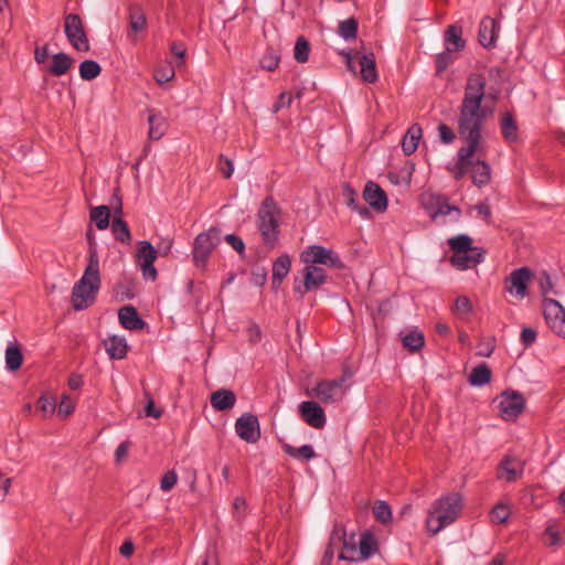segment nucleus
<instances>
[{"label": "nucleus", "instance_id": "obj_46", "mask_svg": "<svg viewBox=\"0 0 565 565\" xmlns=\"http://www.w3.org/2000/svg\"><path fill=\"white\" fill-rule=\"evenodd\" d=\"M280 55L277 51L269 49L260 61V66L266 71H275L278 67Z\"/></svg>", "mask_w": 565, "mask_h": 565}, {"label": "nucleus", "instance_id": "obj_52", "mask_svg": "<svg viewBox=\"0 0 565 565\" xmlns=\"http://www.w3.org/2000/svg\"><path fill=\"white\" fill-rule=\"evenodd\" d=\"M177 481H178V475L175 473V471L169 470L161 478L160 488L162 491H166V492L170 491L177 484Z\"/></svg>", "mask_w": 565, "mask_h": 565}, {"label": "nucleus", "instance_id": "obj_34", "mask_svg": "<svg viewBox=\"0 0 565 565\" xmlns=\"http://www.w3.org/2000/svg\"><path fill=\"white\" fill-rule=\"evenodd\" d=\"M448 245L452 250V255L469 253L472 246V238L466 234H460L448 239Z\"/></svg>", "mask_w": 565, "mask_h": 565}, {"label": "nucleus", "instance_id": "obj_30", "mask_svg": "<svg viewBox=\"0 0 565 565\" xmlns=\"http://www.w3.org/2000/svg\"><path fill=\"white\" fill-rule=\"evenodd\" d=\"M105 348L111 359H124L128 351L127 342L124 338L113 335L105 340Z\"/></svg>", "mask_w": 565, "mask_h": 565}, {"label": "nucleus", "instance_id": "obj_45", "mask_svg": "<svg viewBox=\"0 0 565 565\" xmlns=\"http://www.w3.org/2000/svg\"><path fill=\"white\" fill-rule=\"evenodd\" d=\"M310 52L309 42L303 38L299 36L296 41L294 56L298 63H305L308 61Z\"/></svg>", "mask_w": 565, "mask_h": 565}, {"label": "nucleus", "instance_id": "obj_13", "mask_svg": "<svg viewBox=\"0 0 565 565\" xmlns=\"http://www.w3.org/2000/svg\"><path fill=\"white\" fill-rule=\"evenodd\" d=\"M531 279V270L522 267L513 270L505 279V290L518 299L526 296L527 284Z\"/></svg>", "mask_w": 565, "mask_h": 565}, {"label": "nucleus", "instance_id": "obj_9", "mask_svg": "<svg viewBox=\"0 0 565 565\" xmlns=\"http://www.w3.org/2000/svg\"><path fill=\"white\" fill-rule=\"evenodd\" d=\"M543 315L550 328L565 338V309L554 299H544Z\"/></svg>", "mask_w": 565, "mask_h": 565}, {"label": "nucleus", "instance_id": "obj_18", "mask_svg": "<svg viewBox=\"0 0 565 565\" xmlns=\"http://www.w3.org/2000/svg\"><path fill=\"white\" fill-rule=\"evenodd\" d=\"M499 26L494 19L486 17L479 25L478 39L483 47H490L498 38Z\"/></svg>", "mask_w": 565, "mask_h": 565}, {"label": "nucleus", "instance_id": "obj_35", "mask_svg": "<svg viewBox=\"0 0 565 565\" xmlns=\"http://www.w3.org/2000/svg\"><path fill=\"white\" fill-rule=\"evenodd\" d=\"M147 20L141 8L134 6L129 10V28L131 33H138L146 29Z\"/></svg>", "mask_w": 565, "mask_h": 565}, {"label": "nucleus", "instance_id": "obj_48", "mask_svg": "<svg viewBox=\"0 0 565 565\" xmlns=\"http://www.w3.org/2000/svg\"><path fill=\"white\" fill-rule=\"evenodd\" d=\"M510 516V509L503 504L498 503L490 513L491 521L497 524H502L507 522Z\"/></svg>", "mask_w": 565, "mask_h": 565}, {"label": "nucleus", "instance_id": "obj_10", "mask_svg": "<svg viewBox=\"0 0 565 565\" xmlns=\"http://www.w3.org/2000/svg\"><path fill=\"white\" fill-rule=\"evenodd\" d=\"M235 433L244 441L255 444L260 438V425L256 415L244 413L235 422Z\"/></svg>", "mask_w": 565, "mask_h": 565}, {"label": "nucleus", "instance_id": "obj_55", "mask_svg": "<svg viewBox=\"0 0 565 565\" xmlns=\"http://www.w3.org/2000/svg\"><path fill=\"white\" fill-rule=\"evenodd\" d=\"M451 52L445 50V52L439 53L436 58V68L437 73L444 72L454 61L450 56Z\"/></svg>", "mask_w": 565, "mask_h": 565}, {"label": "nucleus", "instance_id": "obj_40", "mask_svg": "<svg viewBox=\"0 0 565 565\" xmlns=\"http://www.w3.org/2000/svg\"><path fill=\"white\" fill-rule=\"evenodd\" d=\"M110 212L108 206L100 205L92 209L90 218L95 222L98 230H106L109 226Z\"/></svg>", "mask_w": 565, "mask_h": 565}, {"label": "nucleus", "instance_id": "obj_56", "mask_svg": "<svg viewBox=\"0 0 565 565\" xmlns=\"http://www.w3.org/2000/svg\"><path fill=\"white\" fill-rule=\"evenodd\" d=\"M55 412L57 413V417L60 419H66L71 415V402L67 395H63Z\"/></svg>", "mask_w": 565, "mask_h": 565}, {"label": "nucleus", "instance_id": "obj_31", "mask_svg": "<svg viewBox=\"0 0 565 565\" xmlns=\"http://www.w3.org/2000/svg\"><path fill=\"white\" fill-rule=\"evenodd\" d=\"M361 76L366 83H374L377 81V72L375 66V57L373 53L364 54L360 57Z\"/></svg>", "mask_w": 565, "mask_h": 565}, {"label": "nucleus", "instance_id": "obj_60", "mask_svg": "<svg viewBox=\"0 0 565 565\" xmlns=\"http://www.w3.org/2000/svg\"><path fill=\"white\" fill-rule=\"evenodd\" d=\"M220 170L226 179H228L234 171L232 160L225 158L223 154L220 156Z\"/></svg>", "mask_w": 565, "mask_h": 565}, {"label": "nucleus", "instance_id": "obj_41", "mask_svg": "<svg viewBox=\"0 0 565 565\" xmlns=\"http://www.w3.org/2000/svg\"><path fill=\"white\" fill-rule=\"evenodd\" d=\"M78 72L84 81H92L100 74L102 67L97 62L87 60L79 64Z\"/></svg>", "mask_w": 565, "mask_h": 565}, {"label": "nucleus", "instance_id": "obj_58", "mask_svg": "<svg viewBox=\"0 0 565 565\" xmlns=\"http://www.w3.org/2000/svg\"><path fill=\"white\" fill-rule=\"evenodd\" d=\"M291 102H292L291 94L287 93V92H282L279 95L278 100L273 106V113H278L282 107L290 106Z\"/></svg>", "mask_w": 565, "mask_h": 565}, {"label": "nucleus", "instance_id": "obj_36", "mask_svg": "<svg viewBox=\"0 0 565 565\" xmlns=\"http://www.w3.org/2000/svg\"><path fill=\"white\" fill-rule=\"evenodd\" d=\"M402 343L411 352H416L424 347V334L417 329L412 330L402 337Z\"/></svg>", "mask_w": 565, "mask_h": 565}, {"label": "nucleus", "instance_id": "obj_42", "mask_svg": "<svg viewBox=\"0 0 565 565\" xmlns=\"http://www.w3.org/2000/svg\"><path fill=\"white\" fill-rule=\"evenodd\" d=\"M338 33L345 41L355 39L358 33V21L354 18L341 21L339 23Z\"/></svg>", "mask_w": 565, "mask_h": 565}, {"label": "nucleus", "instance_id": "obj_27", "mask_svg": "<svg viewBox=\"0 0 565 565\" xmlns=\"http://www.w3.org/2000/svg\"><path fill=\"white\" fill-rule=\"evenodd\" d=\"M73 47L81 52L89 51V41L78 15L73 14Z\"/></svg>", "mask_w": 565, "mask_h": 565}, {"label": "nucleus", "instance_id": "obj_28", "mask_svg": "<svg viewBox=\"0 0 565 565\" xmlns=\"http://www.w3.org/2000/svg\"><path fill=\"white\" fill-rule=\"evenodd\" d=\"M71 68V58L65 53H57L52 56L51 62L45 67L46 72L53 76H62Z\"/></svg>", "mask_w": 565, "mask_h": 565}, {"label": "nucleus", "instance_id": "obj_3", "mask_svg": "<svg viewBox=\"0 0 565 565\" xmlns=\"http://www.w3.org/2000/svg\"><path fill=\"white\" fill-rule=\"evenodd\" d=\"M461 508V497L458 493H450L439 498L428 511L426 519L427 530L433 535H436L457 520Z\"/></svg>", "mask_w": 565, "mask_h": 565}, {"label": "nucleus", "instance_id": "obj_16", "mask_svg": "<svg viewBox=\"0 0 565 565\" xmlns=\"http://www.w3.org/2000/svg\"><path fill=\"white\" fill-rule=\"evenodd\" d=\"M363 198L367 204L377 212L387 209V196L383 189L374 182H367L363 191Z\"/></svg>", "mask_w": 565, "mask_h": 565}, {"label": "nucleus", "instance_id": "obj_53", "mask_svg": "<svg viewBox=\"0 0 565 565\" xmlns=\"http://www.w3.org/2000/svg\"><path fill=\"white\" fill-rule=\"evenodd\" d=\"M225 242L239 255H243L245 252V244L241 237L235 234H227L224 237Z\"/></svg>", "mask_w": 565, "mask_h": 565}, {"label": "nucleus", "instance_id": "obj_4", "mask_svg": "<svg viewBox=\"0 0 565 565\" xmlns=\"http://www.w3.org/2000/svg\"><path fill=\"white\" fill-rule=\"evenodd\" d=\"M278 216L279 209L271 196L262 202L257 213L258 230L266 245L274 247L278 239Z\"/></svg>", "mask_w": 565, "mask_h": 565}, {"label": "nucleus", "instance_id": "obj_17", "mask_svg": "<svg viewBox=\"0 0 565 565\" xmlns=\"http://www.w3.org/2000/svg\"><path fill=\"white\" fill-rule=\"evenodd\" d=\"M523 472V463L514 457L507 456L499 465L498 478L512 482L516 480Z\"/></svg>", "mask_w": 565, "mask_h": 565}, {"label": "nucleus", "instance_id": "obj_2", "mask_svg": "<svg viewBox=\"0 0 565 565\" xmlns=\"http://www.w3.org/2000/svg\"><path fill=\"white\" fill-rule=\"evenodd\" d=\"M100 288L99 259L95 247L88 250V263L81 279L73 286V310H85L96 300Z\"/></svg>", "mask_w": 565, "mask_h": 565}, {"label": "nucleus", "instance_id": "obj_21", "mask_svg": "<svg viewBox=\"0 0 565 565\" xmlns=\"http://www.w3.org/2000/svg\"><path fill=\"white\" fill-rule=\"evenodd\" d=\"M469 173L471 174L473 184L480 188L489 183L491 168L484 160H475V157H472Z\"/></svg>", "mask_w": 565, "mask_h": 565}, {"label": "nucleus", "instance_id": "obj_33", "mask_svg": "<svg viewBox=\"0 0 565 565\" xmlns=\"http://www.w3.org/2000/svg\"><path fill=\"white\" fill-rule=\"evenodd\" d=\"M359 558L365 561L376 551V541L370 533H363L359 541Z\"/></svg>", "mask_w": 565, "mask_h": 565}, {"label": "nucleus", "instance_id": "obj_1", "mask_svg": "<svg viewBox=\"0 0 565 565\" xmlns=\"http://www.w3.org/2000/svg\"><path fill=\"white\" fill-rule=\"evenodd\" d=\"M487 79L481 73H470L459 105L457 132L463 145L457 151V161L450 171L456 180L469 173L471 158L484 149V124L493 107L482 105L487 96Z\"/></svg>", "mask_w": 565, "mask_h": 565}, {"label": "nucleus", "instance_id": "obj_61", "mask_svg": "<svg viewBox=\"0 0 565 565\" xmlns=\"http://www.w3.org/2000/svg\"><path fill=\"white\" fill-rule=\"evenodd\" d=\"M536 339V332L531 328H524L521 332V341L525 347H530Z\"/></svg>", "mask_w": 565, "mask_h": 565}, {"label": "nucleus", "instance_id": "obj_47", "mask_svg": "<svg viewBox=\"0 0 565 565\" xmlns=\"http://www.w3.org/2000/svg\"><path fill=\"white\" fill-rule=\"evenodd\" d=\"M373 513L381 523H387L392 519V510L385 501H377L373 508Z\"/></svg>", "mask_w": 565, "mask_h": 565}, {"label": "nucleus", "instance_id": "obj_57", "mask_svg": "<svg viewBox=\"0 0 565 565\" xmlns=\"http://www.w3.org/2000/svg\"><path fill=\"white\" fill-rule=\"evenodd\" d=\"M537 280H539L540 290H541L542 295L545 296L552 291L553 284H552L551 277L545 271H542L539 275Z\"/></svg>", "mask_w": 565, "mask_h": 565}, {"label": "nucleus", "instance_id": "obj_8", "mask_svg": "<svg viewBox=\"0 0 565 565\" xmlns=\"http://www.w3.org/2000/svg\"><path fill=\"white\" fill-rule=\"evenodd\" d=\"M498 407L504 420H514L523 412L525 399L519 392L504 391L499 396Z\"/></svg>", "mask_w": 565, "mask_h": 565}, {"label": "nucleus", "instance_id": "obj_11", "mask_svg": "<svg viewBox=\"0 0 565 565\" xmlns=\"http://www.w3.org/2000/svg\"><path fill=\"white\" fill-rule=\"evenodd\" d=\"M302 278V284L295 285L294 287L295 292L299 294L301 297L322 286L327 280V275L324 269L319 266L305 265Z\"/></svg>", "mask_w": 565, "mask_h": 565}, {"label": "nucleus", "instance_id": "obj_59", "mask_svg": "<svg viewBox=\"0 0 565 565\" xmlns=\"http://www.w3.org/2000/svg\"><path fill=\"white\" fill-rule=\"evenodd\" d=\"M545 536L548 537L547 544L551 546L559 544V534L554 523L548 524L544 532Z\"/></svg>", "mask_w": 565, "mask_h": 565}, {"label": "nucleus", "instance_id": "obj_49", "mask_svg": "<svg viewBox=\"0 0 565 565\" xmlns=\"http://www.w3.org/2000/svg\"><path fill=\"white\" fill-rule=\"evenodd\" d=\"M472 310L471 301L466 296H460L455 301L454 311L460 317H467Z\"/></svg>", "mask_w": 565, "mask_h": 565}, {"label": "nucleus", "instance_id": "obj_20", "mask_svg": "<svg viewBox=\"0 0 565 565\" xmlns=\"http://www.w3.org/2000/svg\"><path fill=\"white\" fill-rule=\"evenodd\" d=\"M500 131L507 142L513 143L519 139V126L511 111H503L499 120Z\"/></svg>", "mask_w": 565, "mask_h": 565}, {"label": "nucleus", "instance_id": "obj_23", "mask_svg": "<svg viewBox=\"0 0 565 565\" xmlns=\"http://www.w3.org/2000/svg\"><path fill=\"white\" fill-rule=\"evenodd\" d=\"M118 318L121 326L128 330H140L145 326V321L139 318L136 308L132 306H125L120 308Z\"/></svg>", "mask_w": 565, "mask_h": 565}, {"label": "nucleus", "instance_id": "obj_7", "mask_svg": "<svg viewBox=\"0 0 565 565\" xmlns=\"http://www.w3.org/2000/svg\"><path fill=\"white\" fill-rule=\"evenodd\" d=\"M220 243V231L215 227L200 233L193 243V260L198 267H204L212 250Z\"/></svg>", "mask_w": 565, "mask_h": 565}, {"label": "nucleus", "instance_id": "obj_15", "mask_svg": "<svg viewBox=\"0 0 565 565\" xmlns=\"http://www.w3.org/2000/svg\"><path fill=\"white\" fill-rule=\"evenodd\" d=\"M486 250L482 247H473L469 253L452 255L450 264L459 270H466L476 267L484 259Z\"/></svg>", "mask_w": 565, "mask_h": 565}, {"label": "nucleus", "instance_id": "obj_29", "mask_svg": "<svg viewBox=\"0 0 565 565\" xmlns=\"http://www.w3.org/2000/svg\"><path fill=\"white\" fill-rule=\"evenodd\" d=\"M291 266V259L288 255H281L273 264V286L279 287L284 278L288 275Z\"/></svg>", "mask_w": 565, "mask_h": 565}, {"label": "nucleus", "instance_id": "obj_26", "mask_svg": "<svg viewBox=\"0 0 565 565\" xmlns=\"http://www.w3.org/2000/svg\"><path fill=\"white\" fill-rule=\"evenodd\" d=\"M422 136V127L417 124L412 125L407 129L406 134L402 139V150L405 156H411L416 151Z\"/></svg>", "mask_w": 565, "mask_h": 565}, {"label": "nucleus", "instance_id": "obj_24", "mask_svg": "<svg viewBox=\"0 0 565 565\" xmlns=\"http://www.w3.org/2000/svg\"><path fill=\"white\" fill-rule=\"evenodd\" d=\"M445 49L448 52H459L463 50L466 43L462 39V29L459 25L452 24L445 31Z\"/></svg>", "mask_w": 565, "mask_h": 565}, {"label": "nucleus", "instance_id": "obj_25", "mask_svg": "<svg viewBox=\"0 0 565 565\" xmlns=\"http://www.w3.org/2000/svg\"><path fill=\"white\" fill-rule=\"evenodd\" d=\"M6 367L10 372H17L23 364L21 344L17 341L9 343L4 352Z\"/></svg>", "mask_w": 565, "mask_h": 565}, {"label": "nucleus", "instance_id": "obj_5", "mask_svg": "<svg viewBox=\"0 0 565 565\" xmlns=\"http://www.w3.org/2000/svg\"><path fill=\"white\" fill-rule=\"evenodd\" d=\"M348 376L343 374L335 380H322L308 392V395L316 397L323 404H334L341 402L348 392Z\"/></svg>", "mask_w": 565, "mask_h": 565}, {"label": "nucleus", "instance_id": "obj_50", "mask_svg": "<svg viewBox=\"0 0 565 565\" xmlns=\"http://www.w3.org/2000/svg\"><path fill=\"white\" fill-rule=\"evenodd\" d=\"M340 559L350 562H361L359 551L354 543L344 542L343 550L339 555Z\"/></svg>", "mask_w": 565, "mask_h": 565}, {"label": "nucleus", "instance_id": "obj_32", "mask_svg": "<svg viewBox=\"0 0 565 565\" xmlns=\"http://www.w3.org/2000/svg\"><path fill=\"white\" fill-rule=\"evenodd\" d=\"M491 370L486 363L475 366L469 375V383L472 386H483L491 381Z\"/></svg>", "mask_w": 565, "mask_h": 565}, {"label": "nucleus", "instance_id": "obj_62", "mask_svg": "<svg viewBox=\"0 0 565 565\" xmlns=\"http://www.w3.org/2000/svg\"><path fill=\"white\" fill-rule=\"evenodd\" d=\"M49 58L47 45L36 46L34 50V60L39 64H45Z\"/></svg>", "mask_w": 565, "mask_h": 565}, {"label": "nucleus", "instance_id": "obj_63", "mask_svg": "<svg viewBox=\"0 0 565 565\" xmlns=\"http://www.w3.org/2000/svg\"><path fill=\"white\" fill-rule=\"evenodd\" d=\"M478 212V215L481 216L487 223L490 222L491 218V207L488 203H479L475 206Z\"/></svg>", "mask_w": 565, "mask_h": 565}, {"label": "nucleus", "instance_id": "obj_37", "mask_svg": "<svg viewBox=\"0 0 565 565\" xmlns=\"http://www.w3.org/2000/svg\"><path fill=\"white\" fill-rule=\"evenodd\" d=\"M36 408L43 418H49L56 411V398L52 394H43L36 401Z\"/></svg>", "mask_w": 565, "mask_h": 565}, {"label": "nucleus", "instance_id": "obj_54", "mask_svg": "<svg viewBox=\"0 0 565 565\" xmlns=\"http://www.w3.org/2000/svg\"><path fill=\"white\" fill-rule=\"evenodd\" d=\"M343 198H344V203L351 207L352 210L359 205L356 203V200H358V192L351 188L349 184H345L343 186Z\"/></svg>", "mask_w": 565, "mask_h": 565}, {"label": "nucleus", "instance_id": "obj_64", "mask_svg": "<svg viewBox=\"0 0 565 565\" xmlns=\"http://www.w3.org/2000/svg\"><path fill=\"white\" fill-rule=\"evenodd\" d=\"M172 239L171 238H162L159 243H158V247H157V252L158 254L162 255V256H167L171 248H172Z\"/></svg>", "mask_w": 565, "mask_h": 565}, {"label": "nucleus", "instance_id": "obj_38", "mask_svg": "<svg viewBox=\"0 0 565 565\" xmlns=\"http://www.w3.org/2000/svg\"><path fill=\"white\" fill-rule=\"evenodd\" d=\"M111 232L115 238L122 243H129L131 239L127 223L119 216L115 215L111 223Z\"/></svg>", "mask_w": 565, "mask_h": 565}, {"label": "nucleus", "instance_id": "obj_39", "mask_svg": "<svg viewBox=\"0 0 565 565\" xmlns=\"http://www.w3.org/2000/svg\"><path fill=\"white\" fill-rule=\"evenodd\" d=\"M282 449L290 457L298 459L310 460L316 457V452L311 445H303L299 448H296L291 445L285 444Z\"/></svg>", "mask_w": 565, "mask_h": 565}, {"label": "nucleus", "instance_id": "obj_6", "mask_svg": "<svg viewBox=\"0 0 565 565\" xmlns=\"http://www.w3.org/2000/svg\"><path fill=\"white\" fill-rule=\"evenodd\" d=\"M300 260L305 265L318 266L323 265L331 268H342L343 263L339 255L332 249L321 245H310L300 254Z\"/></svg>", "mask_w": 565, "mask_h": 565}, {"label": "nucleus", "instance_id": "obj_43", "mask_svg": "<svg viewBox=\"0 0 565 565\" xmlns=\"http://www.w3.org/2000/svg\"><path fill=\"white\" fill-rule=\"evenodd\" d=\"M175 76V72L171 63L164 62L154 70V79L162 85L170 82Z\"/></svg>", "mask_w": 565, "mask_h": 565}, {"label": "nucleus", "instance_id": "obj_14", "mask_svg": "<svg viewBox=\"0 0 565 565\" xmlns=\"http://www.w3.org/2000/svg\"><path fill=\"white\" fill-rule=\"evenodd\" d=\"M301 418L312 428L321 429L326 425V414L322 407L313 401H305L299 405Z\"/></svg>", "mask_w": 565, "mask_h": 565}, {"label": "nucleus", "instance_id": "obj_12", "mask_svg": "<svg viewBox=\"0 0 565 565\" xmlns=\"http://www.w3.org/2000/svg\"><path fill=\"white\" fill-rule=\"evenodd\" d=\"M157 255L158 252L151 243L147 241L139 243L137 259L145 279L154 280L157 278V269L153 266Z\"/></svg>", "mask_w": 565, "mask_h": 565}, {"label": "nucleus", "instance_id": "obj_51", "mask_svg": "<svg viewBox=\"0 0 565 565\" xmlns=\"http://www.w3.org/2000/svg\"><path fill=\"white\" fill-rule=\"evenodd\" d=\"M439 139L445 145H450L456 139L455 131L446 124H439L437 127Z\"/></svg>", "mask_w": 565, "mask_h": 565}, {"label": "nucleus", "instance_id": "obj_19", "mask_svg": "<svg viewBox=\"0 0 565 565\" xmlns=\"http://www.w3.org/2000/svg\"><path fill=\"white\" fill-rule=\"evenodd\" d=\"M147 111L149 124L148 137L150 140H160L167 130V119L156 109L149 108Z\"/></svg>", "mask_w": 565, "mask_h": 565}, {"label": "nucleus", "instance_id": "obj_44", "mask_svg": "<svg viewBox=\"0 0 565 565\" xmlns=\"http://www.w3.org/2000/svg\"><path fill=\"white\" fill-rule=\"evenodd\" d=\"M451 213H456V220L459 218L461 212L458 206L450 205L445 198H438L437 200V209L433 214V217L445 216Z\"/></svg>", "mask_w": 565, "mask_h": 565}, {"label": "nucleus", "instance_id": "obj_22", "mask_svg": "<svg viewBox=\"0 0 565 565\" xmlns=\"http://www.w3.org/2000/svg\"><path fill=\"white\" fill-rule=\"evenodd\" d=\"M210 402L215 411H228L235 406L236 395L231 390L220 388L211 394Z\"/></svg>", "mask_w": 565, "mask_h": 565}]
</instances>
